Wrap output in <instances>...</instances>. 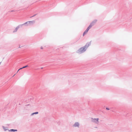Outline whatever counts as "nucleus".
I'll list each match as a JSON object with an SVG mask.
<instances>
[{
	"mask_svg": "<svg viewBox=\"0 0 132 132\" xmlns=\"http://www.w3.org/2000/svg\"><path fill=\"white\" fill-rule=\"evenodd\" d=\"M90 44V42L87 43L84 46L80 48L77 51V53L79 54H81L85 52Z\"/></svg>",
	"mask_w": 132,
	"mask_h": 132,
	"instance_id": "nucleus-1",
	"label": "nucleus"
},
{
	"mask_svg": "<svg viewBox=\"0 0 132 132\" xmlns=\"http://www.w3.org/2000/svg\"><path fill=\"white\" fill-rule=\"evenodd\" d=\"M35 23L34 21H32L27 22L23 24H21L22 26L25 25V26H31Z\"/></svg>",
	"mask_w": 132,
	"mask_h": 132,
	"instance_id": "nucleus-2",
	"label": "nucleus"
},
{
	"mask_svg": "<svg viewBox=\"0 0 132 132\" xmlns=\"http://www.w3.org/2000/svg\"><path fill=\"white\" fill-rule=\"evenodd\" d=\"M98 120L99 119L98 118H91L92 122L97 124H98L99 122Z\"/></svg>",
	"mask_w": 132,
	"mask_h": 132,
	"instance_id": "nucleus-3",
	"label": "nucleus"
},
{
	"mask_svg": "<svg viewBox=\"0 0 132 132\" xmlns=\"http://www.w3.org/2000/svg\"><path fill=\"white\" fill-rule=\"evenodd\" d=\"M72 126L73 127L79 128L80 126L79 123L78 122H76Z\"/></svg>",
	"mask_w": 132,
	"mask_h": 132,
	"instance_id": "nucleus-4",
	"label": "nucleus"
},
{
	"mask_svg": "<svg viewBox=\"0 0 132 132\" xmlns=\"http://www.w3.org/2000/svg\"><path fill=\"white\" fill-rule=\"evenodd\" d=\"M97 21V20L95 19L90 24L89 26L92 27L93 26Z\"/></svg>",
	"mask_w": 132,
	"mask_h": 132,
	"instance_id": "nucleus-5",
	"label": "nucleus"
},
{
	"mask_svg": "<svg viewBox=\"0 0 132 132\" xmlns=\"http://www.w3.org/2000/svg\"><path fill=\"white\" fill-rule=\"evenodd\" d=\"M22 27L21 24H20L18 25V26L17 27L15 28V30L13 31V32H16L19 28H21Z\"/></svg>",
	"mask_w": 132,
	"mask_h": 132,
	"instance_id": "nucleus-6",
	"label": "nucleus"
},
{
	"mask_svg": "<svg viewBox=\"0 0 132 132\" xmlns=\"http://www.w3.org/2000/svg\"><path fill=\"white\" fill-rule=\"evenodd\" d=\"M2 127L5 131H6L8 130L7 129V127H5L3 126H2Z\"/></svg>",
	"mask_w": 132,
	"mask_h": 132,
	"instance_id": "nucleus-7",
	"label": "nucleus"
},
{
	"mask_svg": "<svg viewBox=\"0 0 132 132\" xmlns=\"http://www.w3.org/2000/svg\"><path fill=\"white\" fill-rule=\"evenodd\" d=\"M38 113V112H34L33 113H32V114H31V116H32L34 115L35 114H37Z\"/></svg>",
	"mask_w": 132,
	"mask_h": 132,
	"instance_id": "nucleus-8",
	"label": "nucleus"
},
{
	"mask_svg": "<svg viewBox=\"0 0 132 132\" xmlns=\"http://www.w3.org/2000/svg\"><path fill=\"white\" fill-rule=\"evenodd\" d=\"M9 131H12L13 132H14L15 131H17L16 129H11L10 130H9Z\"/></svg>",
	"mask_w": 132,
	"mask_h": 132,
	"instance_id": "nucleus-9",
	"label": "nucleus"
},
{
	"mask_svg": "<svg viewBox=\"0 0 132 132\" xmlns=\"http://www.w3.org/2000/svg\"><path fill=\"white\" fill-rule=\"evenodd\" d=\"M91 28V27L89 26L87 28L86 30L87 32H88V31Z\"/></svg>",
	"mask_w": 132,
	"mask_h": 132,
	"instance_id": "nucleus-10",
	"label": "nucleus"
},
{
	"mask_svg": "<svg viewBox=\"0 0 132 132\" xmlns=\"http://www.w3.org/2000/svg\"><path fill=\"white\" fill-rule=\"evenodd\" d=\"M87 31H86V30L84 32L83 34V36H84L85 34H86V33H87Z\"/></svg>",
	"mask_w": 132,
	"mask_h": 132,
	"instance_id": "nucleus-11",
	"label": "nucleus"
},
{
	"mask_svg": "<svg viewBox=\"0 0 132 132\" xmlns=\"http://www.w3.org/2000/svg\"><path fill=\"white\" fill-rule=\"evenodd\" d=\"M29 106V104H28V105H25V106H24V108H25V109H26V110H28V109L27 108V106Z\"/></svg>",
	"mask_w": 132,
	"mask_h": 132,
	"instance_id": "nucleus-12",
	"label": "nucleus"
},
{
	"mask_svg": "<svg viewBox=\"0 0 132 132\" xmlns=\"http://www.w3.org/2000/svg\"><path fill=\"white\" fill-rule=\"evenodd\" d=\"M28 67V65H27L25 66H24V67H22V68H26L27 67Z\"/></svg>",
	"mask_w": 132,
	"mask_h": 132,
	"instance_id": "nucleus-13",
	"label": "nucleus"
},
{
	"mask_svg": "<svg viewBox=\"0 0 132 132\" xmlns=\"http://www.w3.org/2000/svg\"><path fill=\"white\" fill-rule=\"evenodd\" d=\"M36 15H37V14H35L34 15H33V16L30 17V18H31V17H34Z\"/></svg>",
	"mask_w": 132,
	"mask_h": 132,
	"instance_id": "nucleus-14",
	"label": "nucleus"
},
{
	"mask_svg": "<svg viewBox=\"0 0 132 132\" xmlns=\"http://www.w3.org/2000/svg\"><path fill=\"white\" fill-rule=\"evenodd\" d=\"M10 12H15V11L14 10H12V11H10Z\"/></svg>",
	"mask_w": 132,
	"mask_h": 132,
	"instance_id": "nucleus-15",
	"label": "nucleus"
},
{
	"mask_svg": "<svg viewBox=\"0 0 132 132\" xmlns=\"http://www.w3.org/2000/svg\"><path fill=\"white\" fill-rule=\"evenodd\" d=\"M106 109L108 110H109V108H106Z\"/></svg>",
	"mask_w": 132,
	"mask_h": 132,
	"instance_id": "nucleus-16",
	"label": "nucleus"
},
{
	"mask_svg": "<svg viewBox=\"0 0 132 132\" xmlns=\"http://www.w3.org/2000/svg\"><path fill=\"white\" fill-rule=\"evenodd\" d=\"M23 69V68H22H22H20V69H19V70H21V69Z\"/></svg>",
	"mask_w": 132,
	"mask_h": 132,
	"instance_id": "nucleus-17",
	"label": "nucleus"
},
{
	"mask_svg": "<svg viewBox=\"0 0 132 132\" xmlns=\"http://www.w3.org/2000/svg\"><path fill=\"white\" fill-rule=\"evenodd\" d=\"M40 48L42 49H43V47H41Z\"/></svg>",
	"mask_w": 132,
	"mask_h": 132,
	"instance_id": "nucleus-18",
	"label": "nucleus"
},
{
	"mask_svg": "<svg viewBox=\"0 0 132 132\" xmlns=\"http://www.w3.org/2000/svg\"><path fill=\"white\" fill-rule=\"evenodd\" d=\"M15 75V74H14V75L13 76V77H14V76Z\"/></svg>",
	"mask_w": 132,
	"mask_h": 132,
	"instance_id": "nucleus-19",
	"label": "nucleus"
},
{
	"mask_svg": "<svg viewBox=\"0 0 132 132\" xmlns=\"http://www.w3.org/2000/svg\"><path fill=\"white\" fill-rule=\"evenodd\" d=\"M41 69H43V67L41 68Z\"/></svg>",
	"mask_w": 132,
	"mask_h": 132,
	"instance_id": "nucleus-20",
	"label": "nucleus"
},
{
	"mask_svg": "<svg viewBox=\"0 0 132 132\" xmlns=\"http://www.w3.org/2000/svg\"><path fill=\"white\" fill-rule=\"evenodd\" d=\"M1 62H0V64H1Z\"/></svg>",
	"mask_w": 132,
	"mask_h": 132,
	"instance_id": "nucleus-21",
	"label": "nucleus"
},
{
	"mask_svg": "<svg viewBox=\"0 0 132 132\" xmlns=\"http://www.w3.org/2000/svg\"><path fill=\"white\" fill-rule=\"evenodd\" d=\"M18 72V71H17V73Z\"/></svg>",
	"mask_w": 132,
	"mask_h": 132,
	"instance_id": "nucleus-22",
	"label": "nucleus"
},
{
	"mask_svg": "<svg viewBox=\"0 0 132 132\" xmlns=\"http://www.w3.org/2000/svg\"><path fill=\"white\" fill-rule=\"evenodd\" d=\"M20 70H19V69L18 70V71H19Z\"/></svg>",
	"mask_w": 132,
	"mask_h": 132,
	"instance_id": "nucleus-23",
	"label": "nucleus"
}]
</instances>
